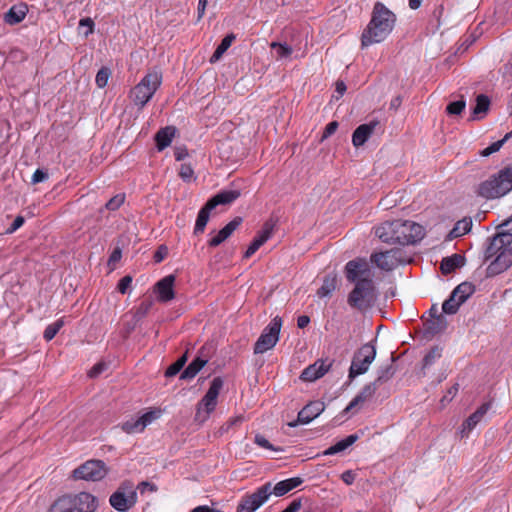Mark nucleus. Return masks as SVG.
I'll return each mask as SVG.
<instances>
[{
  "label": "nucleus",
  "mask_w": 512,
  "mask_h": 512,
  "mask_svg": "<svg viewBox=\"0 0 512 512\" xmlns=\"http://www.w3.org/2000/svg\"><path fill=\"white\" fill-rule=\"evenodd\" d=\"M179 176L187 182H190L194 177V170L188 164H182L179 170Z\"/></svg>",
  "instance_id": "obj_50"
},
{
  "label": "nucleus",
  "mask_w": 512,
  "mask_h": 512,
  "mask_svg": "<svg viewBox=\"0 0 512 512\" xmlns=\"http://www.w3.org/2000/svg\"><path fill=\"white\" fill-rule=\"evenodd\" d=\"M395 22L396 15L383 3L376 2L370 22L362 33L361 46L365 48L384 41L392 32Z\"/></svg>",
  "instance_id": "obj_3"
},
{
  "label": "nucleus",
  "mask_w": 512,
  "mask_h": 512,
  "mask_svg": "<svg viewBox=\"0 0 512 512\" xmlns=\"http://www.w3.org/2000/svg\"><path fill=\"white\" fill-rule=\"evenodd\" d=\"M125 201V195L124 194H117L114 197H112L105 205V208L109 211H116L121 207V205Z\"/></svg>",
  "instance_id": "obj_45"
},
{
  "label": "nucleus",
  "mask_w": 512,
  "mask_h": 512,
  "mask_svg": "<svg viewBox=\"0 0 512 512\" xmlns=\"http://www.w3.org/2000/svg\"><path fill=\"white\" fill-rule=\"evenodd\" d=\"M64 320L63 318H60L56 320L54 323L48 325L44 331L43 337L46 341L52 340L56 334L59 332V330L63 327Z\"/></svg>",
  "instance_id": "obj_41"
},
{
  "label": "nucleus",
  "mask_w": 512,
  "mask_h": 512,
  "mask_svg": "<svg viewBox=\"0 0 512 512\" xmlns=\"http://www.w3.org/2000/svg\"><path fill=\"white\" fill-rule=\"evenodd\" d=\"M379 125V121L372 120L369 123L359 125L352 135V143L355 147H360L368 140L373 134L376 127Z\"/></svg>",
  "instance_id": "obj_21"
},
{
  "label": "nucleus",
  "mask_w": 512,
  "mask_h": 512,
  "mask_svg": "<svg viewBox=\"0 0 512 512\" xmlns=\"http://www.w3.org/2000/svg\"><path fill=\"white\" fill-rule=\"evenodd\" d=\"M271 494V483L264 484L252 494H246L241 498L237 506V512H255L269 499Z\"/></svg>",
  "instance_id": "obj_9"
},
{
  "label": "nucleus",
  "mask_w": 512,
  "mask_h": 512,
  "mask_svg": "<svg viewBox=\"0 0 512 512\" xmlns=\"http://www.w3.org/2000/svg\"><path fill=\"white\" fill-rule=\"evenodd\" d=\"M458 392V385H453L451 386L446 394L441 398L440 400V404L442 407H445L448 403H450L452 401V399L456 396Z\"/></svg>",
  "instance_id": "obj_51"
},
{
  "label": "nucleus",
  "mask_w": 512,
  "mask_h": 512,
  "mask_svg": "<svg viewBox=\"0 0 512 512\" xmlns=\"http://www.w3.org/2000/svg\"><path fill=\"white\" fill-rule=\"evenodd\" d=\"M281 326L282 319L279 316H276L271 320L254 345L255 354H262L276 345L279 340Z\"/></svg>",
  "instance_id": "obj_8"
},
{
  "label": "nucleus",
  "mask_w": 512,
  "mask_h": 512,
  "mask_svg": "<svg viewBox=\"0 0 512 512\" xmlns=\"http://www.w3.org/2000/svg\"><path fill=\"white\" fill-rule=\"evenodd\" d=\"M271 47L276 49L278 57L285 58L289 57L292 54V48L286 43H276L273 42Z\"/></svg>",
  "instance_id": "obj_46"
},
{
  "label": "nucleus",
  "mask_w": 512,
  "mask_h": 512,
  "mask_svg": "<svg viewBox=\"0 0 512 512\" xmlns=\"http://www.w3.org/2000/svg\"><path fill=\"white\" fill-rule=\"evenodd\" d=\"M47 179H48V173L41 169H37L32 175L31 182H32V184H37V183L43 182Z\"/></svg>",
  "instance_id": "obj_56"
},
{
  "label": "nucleus",
  "mask_w": 512,
  "mask_h": 512,
  "mask_svg": "<svg viewBox=\"0 0 512 512\" xmlns=\"http://www.w3.org/2000/svg\"><path fill=\"white\" fill-rule=\"evenodd\" d=\"M206 363H207L206 359L197 357L181 373L180 378L181 379L194 378L197 375V373L206 365Z\"/></svg>",
  "instance_id": "obj_35"
},
{
  "label": "nucleus",
  "mask_w": 512,
  "mask_h": 512,
  "mask_svg": "<svg viewBox=\"0 0 512 512\" xmlns=\"http://www.w3.org/2000/svg\"><path fill=\"white\" fill-rule=\"evenodd\" d=\"M158 417L155 411L146 412L137 419H129L121 424V429L127 434L141 433L153 420Z\"/></svg>",
  "instance_id": "obj_14"
},
{
  "label": "nucleus",
  "mask_w": 512,
  "mask_h": 512,
  "mask_svg": "<svg viewBox=\"0 0 512 512\" xmlns=\"http://www.w3.org/2000/svg\"><path fill=\"white\" fill-rule=\"evenodd\" d=\"M465 108V101L464 100H458L451 102L446 107V112L449 115H459Z\"/></svg>",
  "instance_id": "obj_48"
},
{
  "label": "nucleus",
  "mask_w": 512,
  "mask_h": 512,
  "mask_svg": "<svg viewBox=\"0 0 512 512\" xmlns=\"http://www.w3.org/2000/svg\"><path fill=\"white\" fill-rule=\"evenodd\" d=\"M370 260L379 269L384 271H392L399 265L406 262L404 252L400 248H393L387 251L373 253Z\"/></svg>",
  "instance_id": "obj_10"
},
{
  "label": "nucleus",
  "mask_w": 512,
  "mask_h": 512,
  "mask_svg": "<svg viewBox=\"0 0 512 512\" xmlns=\"http://www.w3.org/2000/svg\"><path fill=\"white\" fill-rule=\"evenodd\" d=\"M358 438L359 437L357 434H351V435L347 436L345 439L338 441L336 444H334L331 447H329L328 449H326L323 452V455L328 456V455H334V454L343 452L348 447H350L352 444H354L358 440Z\"/></svg>",
  "instance_id": "obj_32"
},
{
  "label": "nucleus",
  "mask_w": 512,
  "mask_h": 512,
  "mask_svg": "<svg viewBox=\"0 0 512 512\" xmlns=\"http://www.w3.org/2000/svg\"><path fill=\"white\" fill-rule=\"evenodd\" d=\"M110 70L108 68H101L96 75V84L99 88H104L110 77Z\"/></svg>",
  "instance_id": "obj_47"
},
{
  "label": "nucleus",
  "mask_w": 512,
  "mask_h": 512,
  "mask_svg": "<svg viewBox=\"0 0 512 512\" xmlns=\"http://www.w3.org/2000/svg\"><path fill=\"white\" fill-rule=\"evenodd\" d=\"M375 356L376 349L373 345L367 343L361 346L353 357L349 370V377L353 378L367 372L370 364L375 359Z\"/></svg>",
  "instance_id": "obj_11"
},
{
  "label": "nucleus",
  "mask_w": 512,
  "mask_h": 512,
  "mask_svg": "<svg viewBox=\"0 0 512 512\" xmlns=\"http://www.w3.org/2000/svg\"><path fill=\"white\" fill-rule=\"evenodd\" d=\"M107 368V364L104 362H99L95 364L88 372V376L91 378H95L99 376L103 371Z\"/></svg>",
  "instance_id": "obj_53"
},
{
  "label": "nucleus",
  "mask_w": 512,
  "mask_h": 512,
  "mask_svg": "<svg viewBox=\"0 0 512 512\" xmlns=\"http://www.w3.org/2000/svg\"><path fill=\"white\" fill-rule=\"evenodd\" d=\"M213 207H209V203L207 202L199 211L195 227L194 234H201L204 232L205 227L209 221L210 212L213 210Z\"/></svg>",
  "instance_id": "obj_34"
},
{
  "label": "nucleus",
  "mask_w": 512,
  "mask_h": 512,
  "mask_svg": "<svg viewBox=\"0 0 512 512\" xmlns=\"http://www.w3.org/2000/svg\"><path fill=\"white\" fill-rule=\"evenodd\" d=\"M331 365V361L317 360L315 363L309 365L302 371L300 379L304 382L316 381L329 371Z\"/></svg>",
  "instance_id": "obj_17"
},
{
  "label": "nucleus",
  "mask_w": 512,
  "mask_h": 512,
  "mask_svg": "<svg viewBox=\"0 0 512 512\" xmlns=\"http://www.w3.org/2000/svg\"><path fill=\"white\" fill-rule=\"evenodd\" d=\"M76 512H94L98 507V499L88 492L72 495Z\"/></svg>",
  "instance_id": "obj_19"
},
{
  "label": "nucleus",
  "mask_w": 512,
  "mask_h": 512,
  "mask_svg": "<svg viewBox=\"0 0 512 512\" xmlns=\"http://www.w3.org/2000/svg\"><path fill=\"white\" fill-rule=\"evenodd\" d=\"M471 226H472L471 219L464 218L462 220H459L455 224L453 229L449 232V234L447 236L448 240H453L455 238H458V237L466 234L467 232L470 231Z\"/></svg>",
  "instance_id": "obj_37"
},
{
  "label": "nucleus",
  "mask_w": 512,
  "mask_h": 512,
  "mask_svg": "<svg viewBox=\"0 0 512 512\" xmlns=\"http://www.w3.org/2000/svg\"><path fill=\"white\" fill-rule=\"evenodd\" d=\"M188 155L186 148H176L174 152L175 159L177 161L183 160Z\"/></svg>",
  "instance_id": "obj_60"
},
{
  "label": "nucleus",
  "mask_w": 512,
  "mask_h": 512,
  "mask_svg": "<svg viewBox=\"0 0 512 512\" xmlns=\"http://www.w3.org/2000/svg\"><path fill=\"white\" fill-rule=\"evenodd\" d=\"M337 287V276L335 274L326 275L323 279L321 287L317 290L316 295L319 298L330 297Z\"/></svg>",
  "instance_id": "obj_31"
},
{
  "label": "nucleus",
  "mask_w": 512,
  "mask_h": 512,
  "mask_svg": "<svg viewBox=\"0 0 512 512\" xmlns=\"http://www.w3.org/2000/svg\"><path fill=\"white\" fill-rule=\"evenodd\" d=\"M495 257L486 269L487 277L498 275L507 270L512 264V247H494L493 252L489 253V246L485 251V258Z\"/></svg>",
  "instance_id": "obj_7"
},
{
  "label": "nucleus",
  "mask_w": 512,
  "mask_h": 512,
  "mask_svg": "<svg viewBox=\"0 0 512 512\" xmlns=\"http://www.w3.org/2000/svg\"><path fill=\"white\" fill-rule=\"evenodd\" d=\"M345 277L354 284L347 297L348 305L361 312L372 308L377 300V289L374 283V273L365 258H356L346 263Z\"/></svg>",
  "instance_id": "obj_1"
},
{
  "label": "nucleus",
  "mask_w": 512,
  "mask_h": 512,
  "mask_svg": "<svg viewBox=\"0 0 512 512\" xmlns=\"http://www.w3.org/2000/svg\"><path fill=\"white\" fill-rule=\"evenodd\" d=\"M512 244V216L506 219L498 227V232L489 243V253L493 252L494 247L511 246Z\"/></svg>",
  "instance_id": "obj_16"
},
{
  "label": "nucleus",
  "mask_w": 512,
  "mask_h": 512,
  "mask_svg": "<svg viewBox=\"0 0 512 512\" xmlns=\"http://www.w3.org/2000/svg\"><path fill=\"white\" fill-rule=\"evenodd\" d=\"M48 512H76L72 495H63L59 497L51 505Z\"/></svg>",
  "instance_id": "obj_30"
},
{
  "label": "nucleus",
  "mask_w": 512,
  "mask_h": 512,
  "mask_svg": "<svg viewBox=\"0 0 512 512\" xmlns=\"http://www.w3.org/2000/svg\"><path fill=\"white\" fill-rule=\"evenodd\" d=\"M394 375V368L391 364L381 367L377 372V377L374 382L377 386L381 387L383 384L388 382Z\"/></svg>",
  "instance_id": "obj_38"
},
{
  "label": "nucleus",
  "mask_w": 512,
  "mask_h": 512,
  "mask_svg": "<svg viewBox=\"0 0 512 512\" xmlns=\"http://www.w3.org/2000/svg\"><path fill=\"white\" fill-rule=\"evenodd\" d=\"M380 387L373 381L366 384L361 391L350 401L347 407L344 409V413L352 411L354 408L362 405L366 401L370 400Z\"/></svg>",
  "instance_id": "obj_20"
},
{
  "label": "nucleus",
  "mask_w": 512,
  "mask_h": 512,
  "mask_svg": "<svg viewBox=\"0 0 512 512\" xmlns=\"http://www.w3.org/2000/svg\"><path fill=\"white\" fill-rule=\"evenodd\" d=\"M110 505L118 512H128L137 503V491L131 481L122 482L109 498Z\"/></svg>",
  "instance_id": "obj_6"
},
{
  "label": "nucleus",
  "mask_w": 512,
  "mask_h": 512,
  "mask_svg": "<svg viewBox=\"0 0 512 512\" xmlns=\"http://www.w3.org/2000/svg\"><path fill=\"white\" fill-rule=\"evenodd\" d=\"M476 291L475 286L470 282H462L453 289L454 296L458 301L463 304L465 303Z\"/></svg>",
  "instance_id": "obj_33"
},
{
  "label": "nucleus",
  "mask_w": 512,
  "mask_h": 512,
  "mask_svg": "<svg viewBox=\"0 0 512 512\" xmlns=\"http://www.w3.org/2000/svg\"><path fill=\"white\" fill-rule=\"evenodd\" d=\"M235 35L233 33H230L226 35L221 43L218 45L216 50L214 51L213 55L210 58L211 63H216L221 59L223 54L228 50V48L232 45L233 41L235 40Z\"/></svg>",
  "instance_id": "obj_36"
},
{
  "label": "nucleus",
  "mask_w": 512,
  "mask_h": 512,
  "mask_svg": "<svg viewBox=\"0 0 512 512\" xmlns=\"http://www.w3.org/2000/svg\"><path fill=\"white\" fill-rule=\"evenodd\" d=\"M175 276L170 274L159 280L155 285V293L157 294V299L160 302H168L174 299V282Z\"/></svg>",
  "instance_id": "obj_18"
},
{
  "label": "nucleus",
  "mask_w": 512,
  "mask_h": 512,
  "mask_svg": "<svg viewBox=\"0 0 512 512\" xmlns=\"http://www.w3.org/2000/svg\"><path fill=\"white\" fill-rule=\"evenodd\" d=\"M302 483L303 479L300 477H294L280 481L272 488V494H275L278 497L283 496Z\"/></svg>",
  "instance_id": "obj_27"
},
{
  "label": "nucleus",
  "mask_w": 512,
  "mask_h": 512,
  "mask_svg": "<svg viewBox=\"0 0 512 512\" xmlns=\"http://www.w3.org/2000/svg\"><path fill=\"white\" fill-rule=\"evenodd\" d=\"M375 235L386 243L409 245L423 238L424 228L409 220L386 221L376 227Z\"/></svg>",
  "instance_id": "obj_2"
},
{
  "label": "nucleus",
  "mask_w": 512,
  "mask_h": 512,
  "mask_svg": "<svg viewBox=\"0 0 512 512\" xmlns=\"http://www.w3.org/2000/svg\"><path fill=\"white\" fill-rule=\"evenodd\" d=\"M242 223L241 217H235L233 220H231L228 224H226L218 233L216 236L211 238L209 241V246L216 247L220 245L222 242H224L228 237L231 236V234L240 226Z\"/></svg>",
  "instance_id": "obj_23"
},
{
  "label": "nucleus",
  "mask_w": 512,
  "mask_h": 512,
  "mask_svg": "<svg viewBox=\"0 0 512 512\" xmlns=\"http://www.w3.org/2000/svg\"><path fill=\"white\" fill-rule=\"evenodd\" d=\"M166 254H167V250H166V248L161 247V248H160V249L155 253V255H154V260H155V262H156V263L161 262V261L164 259V257L166 256Z\"/></svg>",
  "instance_id": "obj_64"
},
{
  "label": "nucleus",
  "mask_w": 512,
  "mask_h": 512,
  "mask_svg": "<svg viewBox=\"0 0 512 512\" xmlns=\"http://www.w3.org/2000/svg\"><path fill=\"white\" fill-rule=\"evenodd\" d=\"M460 306L461 303L458 301L456 296H454V293L451 292L449 298L446 299L442 304V311L445 314L453 315L457 313Z\"/></svg>",
  "instance_id": "obj_39"
},
{
  "label": "nucleus",
  "mask_w": 512,
  "mask_h": 512,
  "mask_svg": "<svg viewBox=\"0 0 512 512\" xmlns=\"http://www.w3.org/2000/svg\"><path fill=\"white\" fill-rule=\"evenodd\" d=\"M464 262V256L456 253L442 259L440 270L443 274L447 275L454 272L457 268L462 267Z\"/></svg>",
  "instance_id": "obj_26"
},
{
  "label": "nucleus",
  "mask_w": 512,
  "mask_h": 512,
  "mask_svg": "<svg viewBox=\"0 0 512 512\" xmlns=\"http://www.w3.org/2000/svg\"><path fill=\"white\" fill-rule=\"evenodd\" d=\"M25 220L22 216H17L10 227L7 228L6 234H12L17 231L24 224Z\"/></svg>",
  "instance_id": "obj_57"
},
{
  "label": "nucleus",
  "mask_w": 512,
  "mask_h": 512,
  "mask_svg": "<svg viewBox=\"0 0 512 512\" xmlns=\"http://www.w3.org/2000/svg\"><path fill=\"white\" fill-rule=\"evenodd\" d=\"M27 11L25 4L14 5L5 14V22L10 25L18 24L25 18Z\"/></svg>",
  "instance_id": "obj_28"
},
{
  "label": "nucleus",
  "mask_w": 512,
  "mask_h": 512,
  "mask_svg": "<svg viewBox=\"0 0 512 512\" xmlns=\"http://www.w3.org/2000/svg\"><path fill=\"white\" fill-rule=\"evenodd\" d=\"M107 474L105 463L101 460H88L73 471L75 479L99 481Z\"/></svg>",
  "instance_id": "obj_12"
},
{
  "label": "nucleus",
  "mask_w": 512,
  "mask_h": 512,
  "mask_svg": "<svg viewBox=\"0 0 512 512\" xmlns=\"http://www.w3.org/2000/svg\"><path fill=\"white\" fill-rule=\"evenodd\" d=\"M512 132L507 133L501 140H498L485 149L482 150V157L490 156L491 154L499 151L501 147L507 142V140L511 137Z\"/></svg>",
  "instance_id": "obj_42"
},
{
  "label": "nucleus",
  "mask_w": 512,
  "mask_h": 512,
  "mask_svg": "<svg viewBox=\"0 0 512 512\" xmlns=\"http://www.w3.org/2000/svg\"><path fill=\"white\" fill-rule=\"evenodd\" d=\"M337 128H338L337 121H332V122L328 123L324 129L323 135L321 137V141L327 139L332 134H334L336 132Z\"/></svg>",
  "instance_id": "obj_55"
},
{
  "label": "nucleus",
  "mask_w": 512,
  "mask_h": 512,
  "mask_svg": "<svg viewBox=\"0 0 512 512\" xmlns=\"http://www.w3.org/2000/svg\"><path fill=\"white\" fill-rule=\"evenodd\" d=\"M425 333L429 335H435L444 331L447 327V320L444 316H435L429 318L424 323Z\"/></svg>",
  "instance_id": "obj_29"
},
{
  "label": "nucleus",
  "mask_w": 512,
  "mask_h": 512,
  "mask_svg": "<svg viewBox=\"0 0 512 512\" xmlns=\"http://www.w3.org/2000/svg\"><path fill=\"white\" fill-rule=\"evenodd\" d=\"M480 421V409L478 408L463 424L460 431L461 436H467L468 432L471 431Z\"/></svg>",
  "instance_id": "obj_40"
},
{
  "label": "nucleus",
  "mask_w": 512,
  "mask_h": 512,
  "mask_svg": "<svg viewBox=\"0 0 512 512\" xmlns=\"http://www.w3.org/2000/svg\"><path fill=\"white\" fill-rule=\"evenodd\" d=\"M190 512H222L218 509L211 508L207 505L197 506L192 509Z\"/></svg>",
  "instance_id": "obj_62"
},
{
  "label": "nucleus",
  "mask_w": 512,
  "mask_h": 512,
  "mask_svg": "<svg viewBox=\"0 0 512 512\" xmlns=\"http://www.w3.org/2000/svg\"><path fill=\"white\" fill-rule=\"evenodd\" d=\"M341 479L348 485L354 481V474L351 471H345L341 475Z\"/></svg>",
  "instance_id": "obj_63"
},
{
  "label": "nucleus",
  "mask_w": 512,
  "mask_h": 512,
  "mask_svg": "<svg viewBox=\"0 0 512 512\" xmlns=\"http://www.w3.org/2000/svg\"><path fill=\"white\" fill-rule=\"evenodd\" d=\"M187 362V354L182 355L176 362L170 365L166 372V377H172L178 374Z\"/></svg>",
  "instance_id": "obj_43"
},
{
  "label": "nucleus",
  "mask_w": 512,
  "mask_h": 512,
  "mask_svg": "<svg viewBox=\"0 0 512 512\" xmlns=\"http://www.w3.org/2000/svg\"><path fill=\"white\" fill-rule=\"evenodd\" d=\"M325 405L323 402L314 401L307 404L302 410L299 411L297 419L290 422V427H296L298 424H308L324 411Z\"/></svg>",
  "instance_id": "obj_15"
},
{
  "label": "nucleus",
  "mask_w": 512,
  "mask_h": 512,
  "mask_svg": "<svg viewBox=\"0 0 512 512\" xmlns=\"http://www.w3.org/2000/svg\"><path fill=\"white\" fill-rule=\"evenodd\" d=\"M309 323H310V318L306 315H301L297 318V326L300 329L307 327Z\"/></svg>",
  "instance_id": "obj_61"
},
{
  "label": "nucleus",
  "mask_w": 512,
  "mask_h": 512,
  "mask_svg": "<svg viewBox=\"0 0 512 512\" xmlns=\"http://www.w3.org/2000/svg\"><path fill=\"white\" fill-rule=\"evenodd\" d=\"M273 232V225L269 222H266L259 232V234L254 238L249 247L247 248L244 257L250 258L271 236Z\"/></svg>",
  "instance_id": "obj_22"
},
{
  "label": "nucleus",
  "mask_w": 512,
  "mask_h": 512,
  "mask_svg": "<svg viewBox=\"0 0 512 512\" xmlns=\"http://www.w3.org/2000/svg\"><path fill=\"white\" fill-rule=\"evenodd\" d=\"M254 443L262 448H265V449H270V450H274V451L279 450V449L274 448V446L261 434L255 435Z\"/></svg>",
  "instance_id": "obj_52"
},
{
  "label": "nucleus",
  "mask_w": 512,
  "mask_h": 512,
  "mask_svg": "<svg viewBox=\"0 0 512 512\" xmlns=\"http://www.w3.org/2000/svg\"><path fill=\"white\" fill-rule=\"evenodd\" d=\"M137 489L143 494L146 490L154 492L157 490V487L153 483L143 481L138 484Z\"/></svg>",
  "instance_id": "obj_58"
},
{
  "label": "nucleus",
  "mask_w": 512,
  "mask_h": 512,
  "mask_svg": "<svg viewBox=\"0 0 512 512\" xmlns=\"http://www.w3.org/2000/svg\"><path fill=\"white\" fill-rule=\"evenodd\" d=\"M512 190V168H504L497 175L482 183V197L495 199Z\"/></svg>",
  "instance_id": "obj_5"
},
{
  "label": "nucleus",
  "mask_w": 512,
  "mask_h": 512,
  "mask_svg": "<svg viewBox=\"0 0 512 512\" xmlns=\"http://www.w3.org/2000/svg\"><path fill=\"white\" fill-rule=\"evenodd\" d=\"M162 82V75L153 71L145 77L131 90L130 97L135 105L143 108L153 97Z\"/></svg>",
  "instance_id": "obj_4"
},
{
  "label": "nucleus",
  "mask_w": 512,
  "mask_h": 512,
  "mask_svg": "<svg viewBox=\"0 0 512 512\" xmlns=\"http://www.w3.org/2000/svg\"><path fill=\"white\" fill-rule=\"evenodd\" d=\"M223 387V380L220 377H215L211 385L197 405V417H201L202 413H205L203 420L206 419L211 412H213L217 405V399L219 393Z\"/></svg>",
  "instance_id": "obj_13"
},
{
  "label": "nucleus",
  "mask_w": 512,
  "mask_h": 512,
  "mask_svg": "<svg viewBox=\"0 0 512 512\" xmlns=\"http://www.w3.org/2000/svg\"><path fill=\"white\" fill-rule=\"evenodd\" d=\"M132 283V277L127 275L120 279L117 289L121 294H125Z\"/></svg>",
  "instance_id": "obj_54"
},
{
  "label": "nucleus",
  "mask_w": 512,
  "mask_h": 512,
  "mask_svg": "<svg viewBox=\"0 0 512 512\" xmlns=\"http://www.w3.org/2000/svg\"><path fill=\"white\" fill-rule=\"evenodd\" d=\"M441 349L433 347L423 358V369L430 367L434 362L441 357Z\"/></svg>",
  "instance_id": "obj_44"
},
{
  "label": "nucleus",
  "mask_w": 512,
  "mask_h": 512,
  "mask_svg": "<svg viewBox=\"0 0 512 512\" xmlns=\"http://www.w3.org/2000/svg\"><path fill=\"white\" fill-rule=\"evenodd\" d=\"M176 134V128L173 126H167L161 128L155 135L156 146L159 151L167 148Z\"/></svg>",
  "instance_id": "obj_25"
},
{
  "label": "nucleus",
  "mask_w": 512,
  "mask_h": 512,
  "mask_svg": "<svg viewBox=\"0 0 512 512\" xmlns=\"http://www.w3.org/2000/svg\"><path fill=\"white\" fill-rule=\"evenodd\" d=\"M474 107L472 109V119H477L480 114V94H476L474 97Z\"/></svg>",
  "instance_id": "obj_59"
},
{
  "label": "nucleus",
  "mask_w": 512,
  "mask_h": 512,
  "mask_svg": "<svg viewBox=\"0 0 512 512\" xmlns=\"http://www.w3.org/2000/svg\"><path fill=\"white\" fill-rule=\"evenodd\" d=\"M239 190H222L208 200L209 207L216 208L218 205H228L240 197Z\"/></svg>",
  "instance_id": "obj_24"
},
{
  "label": "nucleus",
  "mask_w": 512,
  "mask_h": 512,
  "mask_svg": "<svg viewBox=\"0 0 512 512\" xmlns=\"http://www.w3.org/2000/svg\"><path fill=\"white\" fill-rule=\"evenodd\" d=\"M83 28H86V30L83 32L85 37H88L90 34H92L93 31H94V22H93V20L91 18H89V17L82 18L79 21V29H83Z\"/></svg>",
  "instance_id": "obj_49"
}]
</instances>
